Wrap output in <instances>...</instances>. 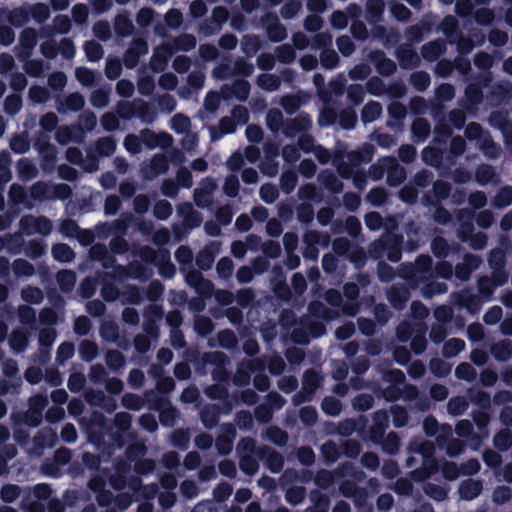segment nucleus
Wrapping results in <instances>:
<instances>
[{"mask_svg":"<svg viewBox=\"0 0 512 512\" xmlns=\"http://www.w3.org/2000/svg\"><path fill=\"white\" fill-rule=\"evenodd\" d=\"M14 40V33L11 28L3 26L0 28V42L9 45Z\"/></svg>","mask_w":512,"mask_h":512,"instance_id":"58","label":"nucleus"},{"mask_svg":"<svg viewBox=\"0 0 512 512\" xmlns=\"http://www.w3.org/2000/svg\"><path fill=\"white\" fill-rule=\"evenodd\" d=\"M206 5L201 0L193 1L190 5V12L195 17H200L206 13Z\"/></svg>","mask_w":512,"mask_h":512,"instance_id":"47","label":"nucleus"},{"mask_svg":"<svg viewBox=\"0 0 512 512\" xmlns=\"http://www.w3.org/2000/svg\"><path fill=\"white\" fill-rule=\"evenodd\" d=\"M166 22L171 27H177L182 21L181 13L176 10H171L166 14Z\"/></svg>","mask_w":512,"mask_h":512,"instance_id":"50","label":"nucleus"},{"mask_svg":"<svg viewBox=\"0 0 512 512\" xmlns=\"http://www.w3.org/2000/svg\"><path fill=\"white\" fill-rule=\"evenodd\" d=\"M502 317V310L500 307L491 308L485 315L484 321L488 324H494L498 322Z\"/></svg>","mask_w":512,"mask_h":512,"instance_id":"38","label":"nucleus"},{"mask_svg":"<svg viewBox=\"0 0 512 512\" xmlns=\"http://www.w3.org/2000/svg\"><path fill=\"white\" fill-rule=\"evenodd\" d=\"M11 148L17 153H24L28 150L29 144L20 137H16L11 142Z\"/></svg>","mask_w":512,"mask_h":512,"instance_id":"59","label":"nucleus"},{"mask_svg":"<svg viewBox=\"0 0 512 512\" xmlns=\"http://www.w3.org/2000/svg\"><path fill=\"white\" fill-rule=\"evenodd\" d=\"M81 354L83 355V358L86 360H91L96 355V347L94 344L89 342H84L81 345Z\"/></svg>","mask_w":512,"mask_h":512,"instance_id":"49","label":"nucleus"},{"mask_svg":"<svg viewBox=\"0 0 512 512\" xmlns=\"http://www.w3.org/2000/svg\"><path fill=\"white\" fill-rule=\"evenodd\" d=\"M171 211V205L167 201L158 202L154 208V214L160 219H166Z\"/></svg>","mask_w":512,"mask_h":512,"instance_id":"23","label":"nucleus"},{"mask_svg":"<svg viewBox=\"0 0 512 512\" xmlns=\"http://www.w3.org/2000/svg\"><path fill=\"white\" fill-rule=\"evenodd\" d=\"M332 25L338 29H342L347 25V17L342 12H335L331 17Z\"/></svg>","mask_w":512,"mask_h":512,"instance_id":"57","label":"nucleus"},{"mask_svg":"<svg viewBox=\"0 0 512 512\" xmlns=\"http://www.w3.org/2000/svg\"><path fill=\"white\" fill-rule=\"evenodd\" d=\"M322 26V20L317 15L309 16L305 21V27L310 31H316Z\"/></svg>","mask_w":512,"mask_h":512,"instance_id":"62","label":"nucleus"},{"mask_svg":"<svg viewBox=\"0 0 512 512\" xmlns=\"http://www.w3.org/2000/svg\"><path fill=\"white\" fill-rule=\"evenodd\" d=\"M117 91L120 95L128 97L131 96L134 91V86L131 82L121 80L117 83Z\"/></svg>","mask_w":512,"mask_h":512,"instance_id":"44","label":"nucleus"},{"mask_svg":"<svg viewBox=\"0 0 512 512\" xmlns=\"http://www.w3.org/2000/svg\"><path fill=\"white\" fill-rule=\"evenodd\" d=\"M321 62L327 68H333L338 62V56L334 51H324L321 55Z\"/></svg>","mask_w":512,"mask_h":512,"instance_id":"31","label":"nucleus"},{"mask_svg":"<svg viewBox=\"0 0 512 512\" xmlns=\"http://www.w3.org/2000/svg\"><path fill=\"white\" fill-rule=\"evenodd\" d=\"M219 103L220 96L217 93L211 92L206 96L204 106L209 112H215L219 106Z\"/></svg>","mask_w":512,"mask_h":512,"instance_id":"26","label":"nucleus"},{"mask_svg":"<svg viewBox=\"0 0 512 512\" xmlns=\"http://www.w3.org/2000/svg\"><path fill=\"white\" fill-rule=\"evenodd\" d=\"M143 140L150 148L157 146L166 148L172 144V137L167 133L155 134L153 132L147 131L143 133Z\"/></svg>","mask_w":512,"mask_h":512,"instance_id":"1","label":"nucleus"},{"mask_svg":"<svg viewBox=\"0 0 512 512\" xmlns=\"http://www.w3.org/2000/svg\"><path fill=\"white\" fill-rule=\"evenodd\" d=\"M337 47L340 50V52L345 56L350 55L354 50L353 43L351 39L347 36H342L337 39Z\"/></svg>","mask_w":512,"mask_h":512,"instance_id":"16","label":"nucleus"},{"mask_svg":"<svg viewBox=\"0 0 512 512\" xmlns=\"http://www.w3.org/2000/svg\"><path fill=\"white\" fill-rule=\"evenodd\" d=\"M160 85L165 89H173L177 85V78L170 73L164 74L160 78Z\"/></svg>","mask_w":512,"mask_h":512,"instance_id":"48","label":"nucleus"},{"mask_svg":"<svg viewBox=\"0 0 512 512\" xmlns=\"http://www.w3.org/2000/svg\"><path fill=\"white\" fill-rule=\"evenodd\" d=\"M56 260L61 262H69L73 259V251L66 244H57L52 250Z\"/></svg>","mask_w":512,"mask_h":512,"instance_id":"4","label":"nucleus"},{"mask_svg":"<svg viewBox=\"0 0 512 512\" xmlns=\"http://www.w3.org/2000/svg\"><path fill=\"white\" fill-rule=\"evenodd\" d=\"M381 111V106L378 103H368L362 110V118L366 122H372L380 116Z\"/></svg>","mask_w":512,"mask_h":512,"instance_id":"5","label":"nucleus"},{"mask_svg":"<svg viewBox=\"0 0 512 512\" xmlns=\"http://www.w3.org/2000/svg\"><path fill=\"white\" fill-rule=\"evenodd\" d=\"M101 122L106 130H114L118 126V119L110 113L105 114Z\"/></svg>","mask_w":512,"mask_h":512,"instance_id":"56","label":"nucleus"},{"mask_svg":"<svg viewBox=\"0 0 512 512\" xmlns=\"http://www.w3.org/2000/svg\"><path fill=\"white\" fill-rule=\"evenodd\" d=\"M301 419L307 424H313L317 419V413L313 408L305 407L301 410Z\"/></svg>","mask_w":512,"mask_h":512,"instance_id":"46","label":"nucleus"},{"mask_svg":"<svg viewBox=\"0 0 512 512\" xmlns=\"http://www.w3.org/2000/svg\"><path fill=\"white\" fill-rule=\"evenodd\" d=\"M412 82L414 83L418 90H424L425 88L428 87L430 79L428 74L420 72L412 75Z\"/></svg>","mask_w":512,"mask_h":512,"instance_id":"25","label":"nucleus"},{"mask_svg":"<svg viewBox=\"0 0 512 512\" xmlns=\"http://www.w3.org/2000/svg\"><path fill=\"white\" fill-rule=\"evenodd\" d=\"M511 493L508 488L500 487L494 491L493 499L495 502L503 503L510 499Z\"/></svg>","mask_w":512,"mask_h":512,"instance_id":"52","label":"nucleus"},{"mask_svg":"<svg viewBox=\"0 0 512 512\" xmlns=\"http://www.w3.org/2000/svg\"><path fill=\"white\" fill-rule=\"evenodd\" d=\"M57 280L61 288L68 291L75 284V275L69 271H62L58 273Z\"/></svg>","mask_w":512,"mask_h":512,"instance_id":"11","label":"nucleus"},{"mask_svg":"<svg viewBox=\"0 0 512 512\" xmlns=\"http://www.w3.org/2000/svg\"><path fill=\"white\" fill-rule=\"evenodd\" d=\"M57 124V116L53 113L46 114L41 119V126L45 130H52Z\"/></svg>","mask_w":512,"mask_h":512,"instance_id":"51","label":"nucleus"},{"mask_svg":"<svg viewBox=\"0 0 512 512\" xmlns=\"http://www.w3.org/2000/svg\"><path fill=\"white\" fill-rule=\"evenodd\" d=\"M495 446L501 450H505L511 443L510 435L507 431H501L494 437Z\"/></svg>","mask_w":512,"mask_h":512,"instance_id":"24","label":"nucleus"},{"mask_svg":"<svg viewBox=\"0 0 512 512\" xmlns=\"http://www.w3.org/2000/svg\"><path fill=\"white\" fill-rule=\"evenodd\" d=\"M171 127L177 133H186L190 127V121L186 116L175 115L171 120Z\"/></svg>","mask_w":512,"mask_h":512,"instance_id":"10","label":"nucleus"},{"mask_svg":"<svg viewBox=\"0 0 512 512\" xmlns=\"http://www.w3.org/2000/svg\"><path fill=\"white\" fill-rule=\"evenodd\" d=\"M74 328L78 334H86L89 330V320L86 317L77 318L75 321Z\"/></svg>","mask_w":512,"mask_h":512,"instance_id":"60","label":"nucleus"},{"mask_svg":"<svg viewBox=\"0 0 512 512\" xmlns=\"http://www.w3.org/2000/svg\"><path fill=\"white\" fill-rule=\"evenodd\" d=\"M75 74L83 85H90L94 80V74L87 68H77Z\"/></svg>","mask_w":512,"mask_h":512,"instance_id":"22","label":"nucleus"},{"mask_svg":"<svg viewBox=\"0 0 512 512\" xmlns=\"http://www.w3.org/2000/svg\"><path fill=\"white\" fill-rule=\"evenodd\" d=\"M391 13L396 19L400 21H406L410 17L409 9L406 8L403 4H393L391 6Z\"/></svg>","mask_w":512,"mask_h":512,"instance_id":"18","label":"nucleus"},{"mask_svg":"<svg viewBox=\"0 0 512 512\" xmlns=\"http://www.w3.org/2000/svg\"><path fill=\"white\" fill-rule=\"evenodd\" d=\"M246 135L249 141L258 142L262 138V131L257 126H248L246 129Z\"/></svg>","mask_w":512,"mask_h":512,"instance_id":"64","label":"nucleus"},{"mask_svg":"<svg viewBox=\"0 0 512 512\" xmlns=\"http://www.w3.org/2000/svg\"><path fill=\"white\" fill-rule=\"evenodd\" d=\"M61 437L66 442H74L77 438L75 427L71 424H67L61 431Z\"/></svg>","mask_w":512,"mask_h":512,"instance_id":"45","label":"nucleus"},{"mask_svg":"<svg viewBox=\"0 0 512 512\" xmlns=\"http://www.w3.org/2000/svg\"><path fill=\"white\" fill-rule=\"evenodd\" d=\"M258 85L267 91H274L279 87V79L270 74H263L257 80Z\"/></svg>","mask_w":512,"mask_h":512,"instance_id":"7","label":"nucleus"},{"mask_svg":"<svg viewBox=\"0 0 512 512\" xmlns=\"http://www.w3.org/2000/svg\"><path fill=\"white\" fill-rule=\"evenodd\" d=\"M21 106V100L18 96H10L5 100V110L9 113H16Z\"/></svg>","mask_w":512,"mask_h":512,"instance_id":"39","label":"nucleus"},{"mask_svg":"<svg viewBox=\"0 0 512 512\" xmlns=\"http://www.w3.org/2000/svg\"><path fill=\"white\" fill-rule=\"evenodd\" d=\"M26 225H31L35 228V231L41 234H48L51 230V224L46 219H36L33 217H26L24 220Z\"/></svg>","mask_w":512,"mask_h":512,"instance_id":"6","label":"nucleus"},{"mask_svg":"<svg viewBox=\"0 0 512 512\" xmlns=\"http://www.w3.org/2000/svg\"><path fill=\"white\" fill-rule=\"evenodd\" d=\"M152 169L155 174L163 173L167 170V160L163 156H155L151 161Z\"/></svg>","mask_w":512,"mask_h":512,"instance_id":"34","label":"nucleus"},{"mask_svg":"<svg viewBox=\"0 0 512 512\" xmlns=\"http://www.w3.org/2000/svg\"><path fill=\"white\" fill-rule=\"evenodd\" d=\"M21 42L27 48H32L36 45V32L33 29H26L22 32Z\"/></svg>","mask_w":512,"mask_h":512,"instance_id":"29","label":"nucleus"},{"mask_svg":"<svg viewBox=\"0 0 512 512\" xmlns=\"http://www.w3.org/2000/svg\"><path fill=\"white\" fill-rule=\"evenodd\" d=\"M123 403L126 407L134 410H138L142 406V401L139 397L133 395H127L123 397Z\"/></svg>","mask_w":512,"mask_h":512,"instance_id":"55","label":"nucleus"},{"mask_svg":"<svg viewBox=\"0 0 512 512\" xmlns=\"http://www.w3.org/2000/svg\"><path fill=\"white\" fill-rule=\"evenodd\" d=\"M282 120V114L279 111L272 110L268 113L267 121L272 130H277Z\"/></svg>","mask_w":512,"mask_h":512,"instance_id":"41","label":"nucleus"},{"mask_svg":"<svg viewBox=\"0 0 512 512\" xmlns=\"http://www.w3.org/2000/svg\"><path fill=\"white\" fill-rule=\"evenodd\" d=\"M1 496L4 501L12 502L18 496V488L16 486L10 485L6 486L1 491Z\"/></svg>","mask_w":512,"mask_h":512,"instance_id":"43","label":"nucleus"},{"mask_svg":"<svg viewBox=\"0 0 512 512\" xmlns=\"http://www.w3.org/2000/svg\"><path fill=\"white\" fill-rule=\"evenodd\" d=\"M27 343L26 335L23 332L15 331L10 338V345L14 350L21 351Z\"/></svg>","mask_w":512,"mask_h":512,"instance_id":"13","label":"nucleus"},{"mask_svg":"<svg viewBox=\"0 0 512 512\" xmlns=\"http://www.w3.org/2000/svg\"><path fill=\"white\" fill-rule=\"evenodd\" d=\"M32 14L37 21L43 22L49 17V9L44 4H37L32 8Z\"/></svg>","mask_w":512,"mask_h":512,"instance_id":"27","label":"nucleus"},{"mask_svg":"<svg viewBox=\"0 0 512 512\" xmlns=\"http://www.w3.org/2000/svg\"><path fill=\"white\" fill-rule=\"evenodd\" d=\"M124 145L130 153H137L140 151V142L134 135H129L125 138Z\"/></svg>","mask_w":512,"mask_h":512,"instance_id":"42","label":"nucleus"},{"mask_svg":"<svg viewBox=\"0 0 512 512\" xmlns=\"http://www.w3.org/2000/svg\"><path fill=\"white\" fill-rule=\"evenodd\" d=\"M481 491V484L469 479L461 483L459 493L463 499L471 500L478 496Z\"/></svg>","mask_w":512,"mask_h":512,"instance_id":"3","label":"nucleus"},{"mask_svg":"<svg viewBox=\"0 0 512 512\" xmlns=\"http://www.w3.org/2000/svg\"><path fill=\"white\" fill-rule=\"evenodd\" d=\"M74 354V347L69 343H63L58 348V358L61 361L71 358Z\"/></svg>","mask_w":512,"mask_h":512,"instance_id":"40","label":"nucleus"},{"mask_svg":"<svg viewBox=\"0 0 512 512\" xmlns=\"http://www.w3.org/2000/svg\"><path fill=\"white\" fill-rule=\"evenodd\" d=\"M24 300L32 303H39L42 299V292L38 288H27L22 291Z\"/></svg>","mask_w":512,"mask_h":512,"instance_id":"17","label":"nucleus"},{"mask_svg":"<svg viewBox=\"0 0 512 512\" xmlns=\"http://www.w3.org/2000/svg\"><path fill=\"white\" fill-rule=\"evenodd\" d=\"M107 94L104 91H94L91 96V103L97 108H102L107 104Z\"/></svg>","mask_w":512,"mask_h":512,"instance_id":"35","label":"nucleus"},{"mask_svg":"<svg viewBox=\"0 0 512 512\" xmlns=\"http://www.w3.org/2000/svg\"><path fill=\"white\" fill-rule=\"evenodd\" d=\"M97 149L102 155H110L115 149V142L111 138L101 139L97 144Z\"/></svg>","mask_w":512,"mask_h":512,"instance_id":"21","label":"nucleus"},{"mask_svg":"<svg viewBox=\"0 0 512 512\" xmlns=\"http://www.w3.org/2000/svg\"><path fill=\"white\" fill-rule=\"evenodd\" d=\"M322 409L329 415H337L340 412V403L334 398H326L322 402Z\"/></svg>","mask_w":512,"mask_h":512,"instance_id":"15","label":"nucleus"},{"mask_svg":"<svg viewBox=\"0 0 512 512\" xmlns=\"http://www.w3.org/2000/svg\"><path fill=\"white\" fill-rule=\"evenodd\" d=\"M465 347V344L462 340L453 338L445 343L444 345V355L447 357H453L462 351Z\"/></svg>","mask_w":512,"mask_h":512,"instance_id":"8","label":"nucleus"},{"mask_svg":"<svg viewBox=\"0 0 512 512\" xmlns=\"http://www.w3.org/2000/svg\"><path fill=\"white\" fill-rule=\"evenodd\" d=\"M233 270L232 261L228 258H222L217 264V272L221 277H228Z\"/></svg>","mask_w":512,"mask_h":512,"instance_id":"20","label":"nucleus"},{"mask_svg":"<svg viewBox=\"0 0 512 512\" xmlns=\"http://www.w3.org/2000/svg\"><path fill=\"white\" fill-rule=\"evenodd\" d=\"M368 200L374 205H381L386 198V194L383 189H373L368 193Z\"/></svg>","mask_w":512,"mask_h":512,"instance_id":"36","label":"nucleus"},{"mask_svg":"<svg viewBox=\"0 0 512 512\" xmlns=\"http://www.w3.org/2000/svg\"><path fill=\"white\" fill-rule=\"evenodd\" d=\"M141 425L148 431L153 432L158 427L155 418L152 415H143L140 418Z\"/></svg>","mask_w":512,"mask_h":512,"instance_id":"53","label":"nucleus"},{"mask_svg":"<svg viewBox=\"0 0 512 512\" xmlns=\"http://www.w3.org/2000/svg\"><path fill=\"white\" fill-rule=\"evenodd\" d=\"M512 203V188H502L495 198V204L498 207H506Z\"/></svg>","mask_w":512,"mask_h":512,"instance_id":"12","label":"nucleus"},{"mask_svg":"<svg viewBox=\"0 0 512 512\" xmlns=\"http://www.w3.org/2000/svg\"><path fill=\"white\" fill-rule=\"evenodd\" d=\"M121 70L120 63L117 61H109L106 66V74L109 78H116L119 76Z\"/></svg>","mask_w":512,"mask_h":512,"instance_id":"63","label":"nucleus"},{"mask_svg":"<svg viewBox=\"0 0 512 512\" xmlns=\"http://www.w3.org/2000/svg\"><path fill=\"white\" fill-rule=\"evenodd\" d=\"M260 196L266 203H273L278 197V191L272 185H263L260 189Z\"/></svg>","mask_w":512,"mask_h":512,"instance_id":"14","label":"nucleus"},{"mask_svg":"<svg viewBox=\"0 0 512 512\" xmlns=\"http://www.w3.org/2000/svg\"><path fill=\"white\" fill-rule=\"evenodd\" d=\"M84 50L90 61H97L103 56V51L99 43L89 41L85 44Z\"/></svg>","mask_w":512,"mask_h":512,"instance_id":"9","label":"nucleus"},{"mask_svg":"<svg viewBox=\"0 0 512 512\" xmlns=\"http://www.w3.org/2000/svg\"><path fill=\"white\" fill-rule=\"evenodd\" d=\"M84 106V99L80 94L74 93L61 100L57 106L58 111H79Z\"/></svg>","mask_w":512,"mask_h":512,"instance_id":"2","label":"nucleus"},{"mask_svg":"<svg viewBox=\"0 0 512 512\" xmlns=\"http://www.w3.org/2000/svg\"><path fill=\"white\" fill-rule=\"evenodd\" d=\"M30 98L38 103L44 102L48 98V92L41 87H33L29 91Z\"/></svg>","mask_w":512,"mask_h":512,"instance_id":"32","label":"nucleus"},{"mask_svg":"<svg viewBox=\"0 0 512 512\" xmlns=\"http://www.w3.org/2000/svg\"><path fill=\"white\" fill-rule=\"evenodd\" d=\"M239 187L238 179L234 176H230L226 179L224 184V191L228 196H236Z\"/></svg>","mask_w":512,"mask_h":512,"instance_id":"30","label":"nucleus"},{"mask_svg":"<svg viewBox=\"0 0 512 512\" xmlns=\"http://www.w3.org/2000/svg\"><path fill=\"white\" fill-rule=\"evenodd\" d=\"M49 84L54 89H61L66 84V76L61 72L54 73L49 78Z\"/></svg>","mask_w":512,"mask_h":512,"instance_id":"37","label":"nucleus"},{"mask_svg":"<svg viewBox=\"0 0 512 512\" xmlns=\"http://www.w3.org/2000/svg\"><path fill=\"white\" fill-rule=\"evenodd\" d=\"M175 44L179 50H189L195 46L196 42L192 36L184 35L178 38Z\"/></svg>","mask_w":512,"mask_h":512,"instance_id":"33","label":"nucleus"},{"mask_svg":"<svg viewBox=\"0 0 512 512\" xmlns=\"http://www.w3.org/2000/svg\"><path fill=\"white\" fill-rule=\"evenodd\" d=\"M153 13L150 9H141L137 15V22L141 26H147L152 20Z\"/></svg>","mask_w":512,"mask_h":512,"instance_id":"54","label":"nucleus"},{"mask_svg":"<svg viewBox=\"0 0 512 512\" xmlns=\"http://www.w3.org/2000/svg\"><path fill=\"white\" fill-rule=\"evenodd\" d=\"M365 224L370 230H377L381 227L382 219L378 213L372 212L365 216Z\"/></svg>","mask_w":512,"mask_h":512,"instance_id":"28","label":"nucleus"},{"mask_svg":"<svg viewBox=\"0 0 512 512\" xmlns=\"http://www.w3.org/2000/svg\"><path fill=\"white\" fill-rule=\"evenodd\" d=\"M14 272L17 275H31L33 273L32 266L25 260L19 259L14 262Z\"/></svg>","mask_w":512,"mask_h":512,"instance_id":"19","label":"nucleus"},{"mask_svg":"<svg viewBox=\"0 0 512 512\" xmlns=\"http://www.w3.org/2000/svg\"><path fill=\"white\" fill-rule=\"evenodd\" d=\"M278 57L282 62H290L294 59V51L289 46H283L279 48Z\"/></svg>","mask_w":512,"mask_h":512,"instance_id":"61","label":"nucleus"}]
</instances>
